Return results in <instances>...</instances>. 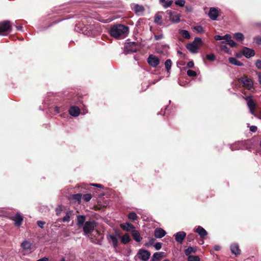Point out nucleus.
<instances>
[{
  "label": "nucleus",
  "mask_w": 261,
  "mask_h": 261,
  "mask_svg": "<svg viewBox=\"0 0 261 261\" xmlns=\"http://www.w3.org/2000/svg\"><path fill=\"white\" fill-rule=\"evenodd\" d=\"M128 31V27L123 24H118L114 25L111 28L110 31V34L111 36L120 38L121 37H124Z\"/></svg>",
  "instance_id": "f257e3e1"
},
{
  "label": "nucleus",
  "mask_w": 261,
  "mask_h": 261,
  "mask_svg": "<svg viewBox=\"0 0 261 261\" xmlns=\"http://www.w3.org/2000/svg\"><path fill=\"white\" fill-rule=\"evenodd\" d=\"M140 44L135 42H128L125 43L124 52L125 54L136 53L140 49Z\"/></svg>",
  "instance_id": "f03ea898"
},
{
  "label": "nucleus",
  "mask_w": 261,
  "mask_h": 261,
  "mask_svg": "<svg viewBox=\"0 0 261 261\" xmlns=\"http://www.w3.org/2000/svg\"><path fill=\"white\" fill-rule=\"evenodd\" d=\"M12 30L11 21L4 20L0 22V36H6Z\"/></svg>",
  "instance_id": "7ed1b4c3"
},
{
  "label": "nucleus",
  "mask_w": 261,
  "mask_h": 261,
  "mask_svg": "<svg viewBox=\"0 0 261 261\" xmlns=\"http://www.w3.org/2000/svg\"><path fill=\"white\" fill-rule=\"evenodd\" d=\"M96 222L94 220L86 221L82 227L84 234L88 235L89 237H90V233L94 230L96 226ZM91 236H92L91 235Z\"/></svg>",
  "instance_id": "20e7f679"
},
{
  "label": "nucleus",
  "mask_w": 261,
  "mask_h": 261,
  "mask_svg": "<svg viewBox=\"0 0 261 261\" xmlns=\"http://www.w3.org/2000/svg\"><path fill=\"white\" fill-rule=\"evenodd\" d=\"M201 42V38L196 37L193 42L188 44L186 45V47L190 52L197 53L199 48V45L198 44H200Z\"/></svg>",
  "instance_id": "39448f33"
},
{
  "label": "nucleus",
  "mask_w": 261,
  "mask_h": 261,
  "mask_svg": "<svg viewBox=\"0 0 261 261\" xmlns=\"http://www.w3.org/2000/svg\"><path fill=\"white\" fill-rule=\"evenodd\" d=\"M150 252L144 249H140L138 250L136 256L140 260L143 261H147L150 257Z\"/></svg>",
  "instance_id": "423d86ee"
},
{
  "label": "nucleus",
  "mask_w": 261,
  "mask_h": 261,
  "mask_svg": "<svg viewBox=\"0 0 261 261\" xmlns=\"http://www.w3.org/2000/svg\"><path fill=\"white\" fill-rule=\"evenodd\" d=\"M166 14L169 16L170 20L173 23H178L180 20V15L177 12L168 10Z\"/></svg>",
  "instance_id": "0eeeda50"
},
{
  "label": "nucleus",
  "mask_w": 261,
  "mask_h": 261,
  "mask_svg": "<svg viewBox=\"0 0 261 261\" xmlns=\"http://www.w3.org/2000/svg\"><path fill=\"white\" fill-rule=\"evenodd\" d=\"M147 60L148 64L153 68L156 67L160 63L159 59L153 55H150Z\"/></svg>",
  "instance_id": "6e6552de"
},
{
  "label": "nucleus",
  "mask_w": 261,
  "mask_h": 261,
  "mask_svg": "<svg viewBox=\"0 0 261 261\" xmlns=\"http://www.w3.org/2000/svg\"><path fill=\"white\" fill-rule=\"evenodd\" d=\"M219 15V10L218 8L215 7H211L210 8V11L208 13V17L213 20H217L218 16Z\"/></svg>",
  "instance_id": "1a4fd4ad"
},
{
  "label": "nucleus",
  "mask_w": 261,
  "mask_h": 261,
  "mask_svg": "<svg viewBox=\"0 0 261 261\" xmlns=\"http://www.w3.org/2000/svg\"><path fill=\"white\" fill-rule=\"evenodd\" d=\"M239 82L243 84V86L248 90H250L252 87V82L247 76L242 77L239 80Z\"/></svg>",
  "instance_id": "9d476101"
},
{
  "label": "nucleus",
  "mask_w": 261,
  "mask_h": 261,
  "mask_svg": "<svg viewBox=\"0 0 261 261\" xmlns=\"http://www.w3.org/2000/svg\"><path fill=\"white\" fill-rule=\"evenodd\" d=\"M242 53L247 58H250L255 55L254 50L247 47H243L242 50Z\"/></svg>",
  "instance_id": "9b49d317"
},
{
  "label": "nucleus",
  "mask_w": 261,
  "mask_h": 261,
  "mask_svg": "<svg viewBox=\"0 0 261 261\" xmlns=\"http://www.w3.org/2000/svg\"><path fill=\"white\" fill-rule=\"evenodd\" d=\"M194 232L198 233L200 238L204 239L208 234L207 232L202 226H198L194 229Z\"/></svg>",
  "instance_id": "f8f14e48"
},
{
  "label": "nucleus",
  "mask_w": 261,
  "mask_h": 261,
  "mask_svg": "<svg viewBox=\"0 0 261 261\" xmlns=\"http://www.w3.org/2000/svg\"><path fill=\"white\" fill-rule=\"evenodd\" d=\"M175 239L176 241L179 243L182 244L184 239L186 237V233L184 231H179L174 234Z\"/></svg>",
  "instance_id": "ddd939ff"
},
{
  "label": "nucleus",
  "mask_w": 261,
  "mask_h": 261,
  "mask_svg": "<svg viewBox=\"0 0 261 261\" xmlns=\"http://www.w3.org/2000/svg\"><path fill=\"white\" fill-rule=\"evenodd\" d=\"M163 14L164 12L163 11L158 12L156 14H155L154 19V23L160 25H162L163 24L162 15Z\"/></svg>",
  "instance_id": "4468645a"
},
{
  "label": "nucleus",
  "mask_w": 261,
  "mask_h": 261,
  "mask_svg": "<svg viewBox=\"0 0 261 261\" xmlns=\"http://www.w3.org/2000/svg\"><path fill=\"white\" fill-rule=\"evenodd\" d=\"M69 113L72 116H78L80 113V109L78 107L72 106L69 109Z\"/></svg>",
  "instance_id": "2eb2a0df"
},
{
  "label": "nucleus",
  "mask_w": 261,
  "mask_h": 261,
  "mask_svg": "<svg viewBox=\"0 0 261 261\" xmlns=\"http://www.w3.org/2000/svg\"><path fill=\"white\" fill-rule=\"evenodd\" d=\"M230 250L231 253L236 255H240L241 253V250L239 248V245L236 243L231 245Z\"/></svg>",
  "instance_id": "dca6fc26"
},
{
  "label": "nucleus",
  "mask_w": 261,
  "mask_h": 261,
  "mask_svg": "<svg viewBox=\"0 0 261 261\" xmlns=\"http://www.w3.org/2000/svg\"><path fill=\"white\" fill-rule=\"evenodd\" d=\"M166 234L165 230L161 228H157L154 230V235L156 238H162Z\"/></svg>",
  "instance_id": "f3484780"
},
{
  "label": "nucleus",
  "mask_w": 261,
  "mask_h": 261,
  "mask_svg": "<svg viewBox=\"0 0 261 261\" xmlns=\"http://www.w3.org/2000/svg\"><path fill=\"white\" fill-rule=\"evenodd\" d=\"M12 220L15 221L14 224L16 226H20L22 223L23 218L19 214H17L13 217Z\"/></svg>",
  "instance_id": "a211bd4d"
},
{
  "label": "nucleus",
  "mask_w": 261,
  "mask_h": 261,
  "mask_svg": "<svg viewBox=\"0 0 261 261\" xmlns=\"http://www.w3.org/2000/svg\"><path fill=\"white\" fill-rule=\"evenodd\" d=\"M120 227L123 230L127 231H132L133 230L135 229V226L132 224L128 222L121 224Z\"/></svg>",
  "instance_id": "6ab92c4d"
},
{
  "label": "nucleus",
  "mask_w": 261,
  "mask_h": 261,
  "mask_svg": "<svg viewBox=\"0 0 261 261\" xmlns=\"http://www.w3.org/2000/svg\"><path fill=\"white\" fill-rule=\"evenodd\" d=\"M86 220V216L84 215H78L77 216V223L76 225L79 228L82 227L84 224Z\"/></svg>",
  "instance_id": "aec40b11"
},
{
  "label": "nucleus",
  "mask_w": 261,
  "mask_h": 261,
  "mask_svg": "<svg viewBox=\"0 0 261 261\" xmlns=\"http://www.w3.org/2000/svg\"><path fill=\"white\" fill-rule=\"evenodd\" d=\"M248 100V101L247 102V105H248V107H249L251 112L252 114H253L254 113V111L256 108V105L255 103H254V101L251 98H250L249 97H247L246 98V99L247 100Z\"/></svg>",
  "instance_id": "412c9836"
},
{
  "label": "nucleus",
  "mask_w": 261,
  "mask_h": 261,
  "mask_svg": "<svg viewBox=\"0 0 261 261\" xmlns=\"http://www.w3.org/2000/svg\"><path fill=\"white\" fill-rule=\"evenodd\" d=\"M132 236L133 239L137 242H140L142 240V237H141L139 232L136 230L134 229L131 232Z\"/></svg>",
  "instance_id": "4be33fe9"
},
{
  "label": "nucleus",
  "mask_w": 261,
  "mask_h": 261,
  "mask_svg": "<svg viewBox=\"0 0 261 261\" xmlns=\"http://www.w3.org/2000/svg\"><path fill=\"white\" fill-rule=\"evenodd\" d=\"M74 216V211H68L66 213V216L62 218V221L64 222H68L70 221V219L73 218V216Z\"/></svg>",
  "instance_id": "5701e85b"
},
{
  "label": "nucleus",
  "mask_w": 261,
  "mask_h": 261,
  "mask_svg": "<svg viewBox=\"0 0 261 261\" xmlns=\"http://www.w3.org/2000/svg\"><path fill=\"white\" fill-rule=\"evenodd\" d=\"M108 239H110L112 242L113 246L114 248H117L118 246V241L116 237L113 234H110L108 238Z\"/></svg>",
  "instance_id": "b1692460"
},
{
  "label": "nucleus",
  "mask_w": 261,
  "mask_h": 261,
  "mask_svg": "<svg viewBox=\"0 0 261 261\" xmlns=\"http://www.w3.org/2000/svg\"><path fill=\"white\" fill-rule=\"evenodd\" d=\"M159 2L164 8H167L172 5L173 2L172 0H159Z\"/></svg>",
  "instance_id": "393cba45"
},
{
  "label": "nucleus",
  "mask_w": 261,
  "mask_h": 261,
  "mask_svg": "<svg viewBox=\"0 0 261 261\" xmlns=\"http://www.w3.org/2000/svg\"><path fill=\"white\" fill-rule=\"evenodd\" d=\"M133 10L136 13H138L143 12L145 11V8L143 5L136 4L134 7Z\"/></svg>",
  "instance_id": "a878e982"
},
{
  "label": "nucleus",
  "mask_w": 261,
  "mask_h": 261,
  "mask_svg": "<svg viewBox=\"0 0 261 261\" xmlns=\"http://www.w3.org/2000/svg\"><path fill=\"white\" fill-rule=\"evenodd\" d=\"M229 62L230 64L239 66H243V63L238 60H237L236 58L233 57H230L229 58Z\"/></svg>",
  "instance_id": "bb28decb"
},
{
  "label": "nucleus",
  "mask_w": 261,
  "mask_h": 261,
  "mask_svg": "<svg viewBox=\"0 0 261 261\" xmlns=\"http://www.w3.org/2000/svg\"><path fill=\"white\" fill-rule=\"evenodd\" d=\"M121 238V242L124 244H126L129 242L131 240L129 235L128 233H125L122 237H120Z\"/></svg>",
  "instance_id": "cd10ccee"
},
{
  "label": "nucleus",
  "mask_w": 261,
  "mask_h": 261,
  "mask_svg": "<svg viewBox=\"0 0 261 261\" xmlns=\"http://www.w3.org/2000/svg\"><path fill=\"white\" fill-rule=\"evenodd\" d=\"M179 33L185 39H188L190 38V33L187 30H180Z\"/></svg>",
  "instance_id": "c85d7f7f"
},
{
  "label": "nucleus",
  "mask_w": 261,
  "mask_h": 261,
  "mask_svg": "<svg viewBox=\"0 0 261 261\" xmlns=\"http://www.w3.org/2000/svg\"><path fill=\"white\" fill-rule=\"evenodd\" d=\"M82 197V194L81 193H78L76 194H73L71 196V198L78 202V203H80L81 202V198Z\"/></svg>",
  "instance_id": "c756f323"
},
{
  "label": "nucleus",
  "mask_w": 261,
  "mask_h": 261,
  "mask_svg": "<svg viewBox=\"0 0 261 261\" xmlns=\"http://www.w3.org/2000/svg\"><path fill=\"white\" fill-rule=\"evenodd\" d=\"M195 252L196 250L191 246L189 247L187 249H186L185 250V254L187 256H189L191 253H195Z\"/></svg>",
  "instance_id": "7c9ffc66"
},
{
  "label": "nucleus",
  "mask_w": 261,
  "mask_h": 261,
  "mask_svg": "<svg viewBox=\"0 0 261 261\" xmlns=\"http://www.w3.org/2000/svg\"><path fill=\"white\" fill-rule=\"evenodd\" d=\"M128 218L132 221L137 220L138 218L137 214L134 212H130L128 214Z\"/></svg>",
  "instance_id": "2f4dec72"
},
{
  "label": "nucleus",
  "mask_w": 261,
  "mask_h": 261,
  "mask_svg": "<svg viewBox=\"0 0 261 261\" xmlns=\"http://www.w3.org/2000/svg\"><path fill=\"white\" fill-rule=\"evenodd\" d=\"M172 65V61L170 59H167L165 62V68L168 72H169Z\"/></svg>",
  "instance_id": "473e14b6"
},
{
  "label": "nucleus",
  "mask_w": 261,
  "mask_h": 261,
  "mask_svg": "<svg viewBox=\"0 0 261 261\" xmlns=\"http://www.w3.org/2000/svg\"><path fill=\"white\" fill-rule=\"evenodd\" d=\"M234 38L238 41H243L244 39V35L241 33H237L234 34Z\"/></svg>",
  "instance_id": "72a5a7b5"
},
{
  "label": "nucleus",
  "mask_w": 261,
  "mask_h": 261,
  "mask_svg": "<svg viewBox=\"0 0 261 261\" xmlns=\"http://www.w3.org/2000/svg\"><path fill=\"white\" fill-rule=\"evenodd\" d=\"M220 45V49L222 51H224L225 53H228L229 48L225 44L224 41H222Z\"/></svg>",
  "instance_id": "f704fd0d"
},
{
  "label": "nucleus",
  "mask_w": 261,
  "mask_h": 261,
  "mask_svg": "<svg viewBox=\"0 0 261 261\" xmlns=\"http://www.w3.org/2000/svg\"><path fill=\"white\" fill-rule=\"evenodd\" d=\"M188 261H200V259L198 256L189 255Z\"/></svg>",
  "instance_id": "c9c22d12"
},
{
  "label": "nucleus",
  "mask_w": 261,
  "mask_h": 261,
  "mask_svg": "<svg viewBox=\"0 0 261 261\" xmlns=\"http://www.w3.org/2000/svg\"><path fill=\"white\" fill-rule=\"evenodd\" d=\"M21 247L23 249H29L30 248L31 244L28 241H24L21 243Z\"/></svg>",
  "instance_id": "e433bc0d"
},
{
  "label": "nucleus",
  "mask_w": 261,
  "mask_h": 261,
  "mask_svg": "<svg viewBox=\"0 0 261 261\" xmlns=\"http://www.w3.org/2000/svg\"><path fill=\"white\" fill-rule=\"evenodd\" d=\"M187 75L190 77H195L197 75L196 72L194 70H191V69H189L187 71Z\"/></svg>",
  "instance_id": "4c0bfd02"
},
{
  "label": "nucleus",
  "mask_w": 261,
  "mask_h": 261,
  "mask_svg": "<svg viewBox=\"0 0 261 261\" xmlns=\"http://www.w3.org/2000/svg\"><path fill=\"white\" fill-rule=\"evenodd\" d=\"M206 58L210 61H214L216 59V56L214 54H209V55H207L206 56Z\"/></svg>",
  "instance_id": "58836bf2"
},
{
  "label": "nucleus",
  "mask_w": 261,
  "mask_h": 261,
  "mask_svg": "<svg viewBox=\"0 0 261 261\" xmlns=\"http://www.w3.org/2000/svg\"><path fill=\"white\" fill-rule=\"evenodd\" d=\"M83 198L84 201L88 202L91 199L92 195L91 194H86L83 195Z\"/></svg>",
  "instance_id": "ea45409f"
},
{
  "label": "nucleus",
  "mask_w": 261,
  "mask_h": 261,
  "mask_svg": "<svg viewBox=\"0 0 261 261\" xmlns=\"http://www.w3.org/2000/svg\"><path fill=\"white\" fill-rule=\"evenodd\" d=\"M161 259V257L155 252L153 254L151 261H160Z\"/></svg>",
  "instance_id": "a19ab883"
},
{
  "label": "nucleus",
  "mask_w": 261,
  "mask_h": 261,
  "mask_svg": "<svg viewBox=\"0 0 261 261\" xmlns=\"http://www.w3.org/2000/svg\"><path fill=\"white\" fill-rule=\"evenodd\" d=\"M90 238L91 239L92 242H93L95 244H100L101 240L103 239V237L101 236L100 239H94L92 237H91Z\"/></svg>",
  "instance_id": "79ce46f5"
},
{
  "label": "nucleus",
  "mask_w": 261,
  "mask_h": 261,
  "mask_svg": "<svg viewBox=\"0 0 261 261\" xmlns=\"http://www.w3.org/2000/svg\"><path fill=\"white\" fill-rule=\"evenodd\" d=\"M195 238V234L194 233H190L187 237V240L188 242H191L193 241Z\"/></svg>",
  "instance_id": "37998d69"
},
{
  "label": "nucleus",
  "mask_w": 261,
  "mask_h": 261,
  "mask_svg": "<svg viewBox=\"0 0 261 261\" xmlns=\"http://www.w3.org/2000/svg\"><path fill=\"white\" fill-rule=\"evenodd\" d=\"M175 4L177 6L184 7L185 4V1L184 0H177L175 1Z\"/></svg>",
  "instance_id": "c03bdc74"
},
{
  "label": "nucleus",
  "mask_w": 261,
  "mask_h": 261,
  "mask_svg": "<svg viewBox=\"0 0 261 261\" xmlns=\"http://www.w3.org/2000/svg\"><path fill=\"white\" fill-rule=\"evenodd\" d=\"M155 241V239H154V238H150L149 239L148 242L146 243L145 244V246H146V247H149V246H152L154 244Z\"/></svg>",
  "instance_id": "a18cd8bd"
},
{
  "label": "nucleus",
  "mask_w": 261,
  "mask_h": 261,
  "mask_svg": "<svg viewBox=\"0 0 261 261\" xmlns=\"http://www.w3.org/2000/svg\"><path fill=\"white\" fill-rule=\"evenodd\" d=\"M62 207L61 205H59L58 207L56 208V212L57 216H59L61 215V213L62 211Z\"/></svg>",
  "instance_id": "49530a36"
},
{
  "label": "nucleus",
  "mask_w": 261,
  "mask_h": 261,
  "mask_svg": "<svg viewBox=\"0 0 261 261\" xmlns=\"http://www.w3.org/2000/svg\"><path fill=\"white\" fill-rule=\"evenodd\" d=\"M194 30L198 33H202L204 32L203 28L201 25H198L194 27Z\"/></svg>",
  "instance_id": "de8ad7c7"
},
{
  "label": "nucleus",
  "mask_w": 261,
  "mask_h": 261,
  "mask_svg": "<svg viewBox=\"0 0 261 261\" xmlns=\"http://www.w3.org/2000/svg\"><path fill=\"white\" fill-rule=\"evenodd\" d=\"M227 44L232 47H235L237 45V43L233 40H231V38L227 42Z\"/></svg>",
  "instance_id": "09e8293b"
},
{
  "label": "nucleus",
  "mask_w": 261,
  "mask_h": 261,
  "mask_svg": "<svg viewBox=\"0 0 261 261\" xmlns=\"http://www.w3.org/2000/svg\"><path fill=\"white\" fill-rule=\"evenodd\" d=\"M255 66L257 68L261 70V60H257L255 62Z\"/></svg>",
  "instance_id": "8fccbe9b"
},
{
  "label": "nucleus",
  "mask_w": 261,
  "mask_h": 261,
  "mask_svg": "<svg viewBox=\"0 0 261 261\" xmlns=\"http://www.w3.org/2000/svg\"><path fill=\"white\" fill-rule=\"evenodd\" d=\"M256 43L258 45H261V36H257L254 38Z\"/></svg>",
  "instance_id": "3c124183"
},
{
  "label": "nucleus",
  "mask_w": 261,
  "mask_h": 261,
  "mask_svg": "<svg viewBox=\"0 0 261 261\" xmlns=\"http://www.w3.org/2000/svg\"><path fill=\"white\" fill-rule=\"evenodd\" d=\"M162 244L161 243L158 242L155 244L154 247L156 250H160L162 248Z\"/></svg>",
  "instance_id": "603ef678"
},
{
  "label": "nucleus",
  "mask_w": 261,
  "mask_h": 261,
  "mask_svg": "<svg viewBox=\"0 0 261 261\" xmlns=\"http://www.w3.org/2000/svg\"><path fill=\"white\" fill-rule=\"evenodd\" d=\"M223 37V40H225L227 42L228 41V40L231 38V36L229 34H226L223 36H222Z\"/></svg>",
  "instance_id": "864d4df0"
},
{
  "label": "nucleus",
  "mask_w": 261,
  "mask_h": 261,
  "mask_svg": "<svg viewBox=\"0 0 261 261\" xmlns=\"http://www.w3.org/2000/svg\"><path fill=\"white\" fill-rule=\"evenodd\" d=\"M37 223L40 227H41V228H43V225L45 224V222L44 221H38Z\"/></svg>",
  "instance_id": "5fc2aeb1"
},
{
  "label": "nucleus",
  "mask_w": 261,
  "mask_h": 261,
  "mask_svg": "<svg viewBox=\"0 0 261 261\" xmlns=\"http://www.w3.org/2000/svg\"><path fill=\"white\" fill-rule=\"evenodd\" d=\"M156 253L161 257V259L166 256V253L164 252H157Z\"/></svg>",
  "instance_id": "6e6d98bb"
},
{
  "label": "nucleus",
  "mask_w": 261,
  "mask_h": 261,
  "mask_svg": "<svg viewBox=\"0 0 261 261\" xmlns=\"http://www.w3.org/2000/svg\"><path fill=\"white\" fill-rule=\"evenodd\" d=\"M194 62L192 61H191L188 63V64L187 65V67L188 68H192L194 67Z\"/></svg>",
  "instance_id": "4d7b16f0"
},
{
  "label": "nucleus",
  "mask_w": 261,
  "mask_h": 261,
  "mask_svg": "<svg viewBox=\"0 0 261 261\" xmlns=\"http://www.w3.org/2000/svg\"><path fill=\"white\" fill-rule=\"evenodd\" d=\"M257 126L254 125H252L250 127V130L252 132H255L257 130Z\"/></svg>",
  "instance_id": "13d9d810"
},
{
  "label": "nucleus",
  "mask_w": 261,
  "mask_h": 261,
  "mask_svg": "<svg viewBox=\"0 0 261 261\" xmlns=\"http://www.w3.org/2000/svg\"><path fill=\"white\" fill-rule=\"evenodd\" d=\"M256 74L257 75L259 83L261 85V72L256 71Z\"/></svg>",
  "instance_id": "bf43d9fd"
},
{
  "label": "nucleus",
  "mask_w": 261,
  "mask_h": 261,
  "mask_svg": "<svg viewBox=\"0 0 261 261\" xmlns=\"http://www.w3.org/2000/svg\"><path fill=\"white\" fill-rule=\"evenodd\" d=\"M215 39L216 40H223V37L222 36L217 35L215 36Z\"/></svg>",
  "instance_id": "052dcab7"
},
{
  "label": "nucleus",
  "mask_w": 261,
  "mask_h": 261,
  "mask_svg": "<svg viewBox=\"0 0 261 261\" xmlns=\"http://www.w3.org/2000/svg\"><path fill=\"white\" fill-rule=\"evenodd\" d=\"M221 247L220 246L216 245L214 246V249L215 251H219L221 249Z\"/></svg>",
  "instance_id": "680f3d73"
},
{
  "label": "nucleus",
  "mask_w": 261,
  "mask_h": 261,
  "mask_svg": "<svg viewBox=\"0 0 261 261\" xmlns=\"http://www.w3.org/2000/svg\"><path fill=\"white\" fill-rule=\"evenodd\" d=\"M163 38V35H155L154 38L155 40H159Z\"/></svg>",
  "instance_id": "e2e57ef3"
},
{
  "label": "nucleus",
  "mask_w": 261,
  "mask_h": 261,
  "mask_svg": "<svg viewBox=\"0 0 261 261\" xmlns=\"http://www.w3.org/2000/svg\"><path fill=\"white\" fill-rule=\"evenodd\" d=\"M93 186L96 187L100 188H103V186L102 185L98 184H94L91 185Z\"/></svg>",
  "instance_id": "0e129e2a"
},
{
  "label": "nucleus",
  "mask_w": 261,
  "mask_h": 261,
  "mask_svg": "<svg viewBox=\"0 0 261 261\" xmlns=\"http://www.w3.org/2000/svg\"><path fill=\"white\" fill-rule=\"evenodd\" d=\"M186 11L188 12H191L192 11V8L191 6H187L186 7Z\"/></svg>",
  "instance_id": "69168bd1"
},
{
  "label": "nucleus",
  "mask_w": 261,
  "mask_h": 261,
  "mask_svg": "<svg viewBox=\"0 0 261 261\" xmlns=\"http://www.w3.org/2000/svg\"><path fill=\"white\" fill-rule=\"evenodd\" d=\"M36 261H48V258L46 257H44L41 258Z\"/></svg>",
  "instance_id": "338daca9"
},
{
  "label": "nucleus",
  "mask_w": 261,
  "mask_h": 261,
  "mask_svg": "<svg viewBox=\"0 0 261 261\" xmlns=\"http://www.w3.org/2000/svg\"><path fill=\"white\" fill-rule=\"evenodd\" d=\"M54 110L58 113L60 112V108L59 107H57V106L55 107L54 108Z\"/></svg>",
  "instance_id": "774afa93"
}]
</instances>
